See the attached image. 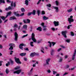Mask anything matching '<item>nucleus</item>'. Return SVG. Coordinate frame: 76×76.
I'll list each match as a JSON object with an SVG mask.
<instances>
[{
  "label": "nucleus",
  "instance_id": "f257e3e1",
  "mask_svg": "<svg viewBox=\"0 0 76 76\" xmlns=\"http://www.w3.org/2000/svg\"><path fill=\"white\" fill-rule=\"evenodd\" d=\"M9 46L10 47L9 48L10 50H13V47H15V45L13 43H10L9 44Z\"/></svg>",
  "mask_w": 76,
  "mask_h": 76
},
{
  "label": "nucleus",
  "instance_id": "f03ea898",
  "mask_svg": "<svg viewBox=\"0 0 76 76\" xmlns=\"http://www.w3.org/2000/svg\"><path fill=\"white\" fill-rule=\"evenodd\" d=\"M30 57H34L36 56H39V54L38 53H36L35 52L31 53L30 55Z\"/></svg>",
  "mask_w": 76,
  "mask_h": 76
},
{
  "label": "nucleus",
  "instance_id": "7ed1b4c3",
  "mask_svg": "<svg viewBox=\"0 0 76 76\" xmlns=\"http://www.w3.org/2000/svg\"><path fill=\"white\" fill-rule=\"evenodd\" d=\"M35 13H36V11L35 10H33V12H28L27 14V16H31V15H35Z\"/></svg>",
  "mask_w": 76,
  "mask_h": 76
},
{
  "label": "nucleus",
  "instance_id": "20e7f679",
  "mask_svg": "<svg viewBox=\"0 0 76 76\" xmlns=\"http://www.w3.org/2000/svg\"><path fill=\"white\" fill-rule=\"evenodd\" d=\"M15 61L17 64H22V62L20 61L19 58H15Z\"/></svg>",
  "mask_w": 76,
  "mask_h": 76
},
{
  "label": "nucleus",
  "instance_id": "39448f33",
  "mask_svg": "<svg viewBox=\"0 0 76 76\" xmlns=\"http://www.w3.org/2000/svg\"><path fill=\"white\" fill-rule=\"evenodd\" d=\"M14 36L15 37V41H17L18 40V34L17 33V32H15L14 34Z\"/></svg>",
  "mask_w": 76,
  "mask_h": 76
},
{
  "label": "nucleus",
  "instance_id": "423d86ee",
  "mask_svg": "<svg viewBox=\"0 0 76 76\" xmlns=\"http://www.w3.org/2000/svg\"><path fill=\"white\" fill-rule=\"evenodd\" d=\"M17 20V18H16V17L15 16H12L9 19V20Z\"/></svg>",
  "mask_w": 76,
  "mask_h": 76
},
{
  "label": "nucleus",
  "instance_id": "0eeeda50",
  "mask_svg": "<svg viewBox=\"0 0 76 76\" xmlns=\"http://www.w3.org/2000/svg\"><path fill=\"white\" fill-rule=\"evenodd\" d=\"M66 33H67V31H62V34L63 35V36H64V38H67V36H66Z\"/></svg>",
  "mask_w": 76,
  "mask_h": 76
},
{
  "label": "nucleus",
  "instance_id": "6e6552de",
  "mask_svg": "<svg viewBox=\"0 0 76 76\" xmlns=\"http://www.w3.org/2000/svg\"><path fill=\"white\" fill-rule=\"evenodd\" d=\"M21 72V70L20 69H19L17 71H14L13 72V73L14 74H15V73H16L18 75H19L20 73Z\"/></svg>",
  "mask_w": 76,
  "mask_h": 76
},
{
  "label": "nucleus",
  "instance_id": "1a4fd4ad",
  "mask_svg": "<svg viewBox=\"0 0 76 76\" xmlns=\"http://www.w3.org/2000/svg\"><path fill=\"white\" fill-rule=\"evenodd\" d=\"M68 21L69 22V24H71V23H72V22H73L74 21V20H73V19H71L70 18H68Z\"/></svg>",
  "mask_w": 76,
  "mask_h": 76
},
{
  "label": "nucleus",
  "instance_id": "9d476101",
  "mask_svg": "<svg viewBox=\"0 0 76 76\" xmlns=\"http://www.w3.org/2000/svg\"><path fill=\"white\" fill-rule=\"evenodd\" d=\"M74 53L72 57V60H74L75 58V57H76V49L74 51Z\"/></svg>",
  "mask_w": 76,
  "mask_h": 76
},
{
  "label": "nucleus",
  "instance_id": "9b49d317",
  "mask_svg": "<svg viewBox=\"0 0 76 76\" xmlns=\"http://www.w3.org/2000/svg\"><path fill=\"white\" fill-rule=\"evenodd\" d=\"M59 22L58 21L56 22V21H55L53 22V23L55 26H58L59 25Z\"/></svg>",
  "mask_w": 76,
  "mask_h": 76
},
{
  "label": "nucleus",
  "instance_id": "f8f14e48",
  "mask_svg": "<svg viewBox=\"0 0 76 76\" xmlns=\"http://www.w3.org/2000/svg\"><path fill=\"white\" fill-rule=\"evenodd\" d=\"M24 45V44H21L19 45V48H20L21 50H23V46Z\"/></svg>",
  "mask_w": 76,
  "mask_h": 76
},
{
  "label": "nucleus",
  "instance_id": "ddd939ff",
  "mask_svg": "<svg viewBox=\"0 0 76 76\" xmlns=\"http://www.w3.org/2000/svg\"><path fill=\"white\" fill-rule=\"evenodd\" d=\"M11 13H12V12L10 11L9 12L7 13V15L5 17V18H7L8 16H10L11 15Z\"/></svg>",
  "mask_w": 76,
  "mask_h": 76
},
{
  "label": "nucleus",
  "instance_id": "4468645a",
  "mask_svg": "<svg viewBox=\"0 0 76 76\" xmlns=\"http://www.w3.org/2000/svg\"><path fill=\"white\" fill-rule=\"evenodd\" d=\"M54 9H56V11L55 12H57V13H58V8L57 7H54Z\"/></svg>",
  "mask_w": 76,
  "mask_h": 76
},
{
  "label": "nucleus",
  "instance_id": "2eb2a0df",
  "mask_svg": "<svg viewBox=\"0 0 76 76\" xmlns=\"http://www.w3.org/2000/svg\"><path fill=\"white\" fill-rule=\"evenodd\" d=\"M28 28V26L26 25H24L23 26V28L25 29L26 31L27 30V28Z\"/></svg>",
  "mask_w": 76,
  "mask_h": 76
},
{
  "label": "nucleus",
  "instance_id": "dca6fc26",
  "mask_svg": "<svg viewBox=\"0 0 76 76\" xmlns=\"http://www.w3.org/2000/svg\"><path fill=\"white\" fill-rule=\"evenodd\" d=\"M43 19L44 20H47V19H48V18L47 17L45 16H44L43 17Z\"/></svg>",
  "mask_w": 76,
  "mask_h": 76
},
{
  "label": "nucleus",
  "instance_id": "f3484780",
  "mask_svg": "<svg viewBox=\"0 0 76 76\" xmlns=\"http://www.w3.org/2000/svg\"><path fill=\"white\" fill-rule=\"evenodd\" d=\"M37 31H42V29H41V27H39L37 28L36 29Z\"/></svg>",
  "mask_w": 76,
  "mask_h": 76
},
{
  "label": "nucleus",
  "instance_id": "a211bd4d",
  "mask_svg": "<svg viewBox=\"0 0 76 76\" xmlns=\"http://www.w3.org/2000/svg\"><path fill=\"white\" fill-rule=\"evenodd\" d=\"M25 4L26 6H28L29 4V1L28 0H26L25 1Z\"/></svg>",
  "mask_w": 76,
  "mask_h": 76
},
{
  "label": "nucleus",
  "instance_id": "6ab92c4d",
  "mask_svg": "<svg viewBox=\"0 0 76 76\" xmlns=\"http://www.w3.org/2000/svg\"><path fill=\"white\" fill-rule=\"evenodd\" d=\"M50 58H48V59H47L46 60V64H49V63L48 62H50Z\"/></svg>",
  "mask_w": 76,
  "mask_h": 76
},
{
  "label": "nucleus",
  "instance_id": "aec40b11",
  "mask_svg": "<svg viewBox=\"0 0 76 76\" xmlns=\"http://www.w3.org/2000/svg\"><path fill=\"white\" fill-rule=\"evenodd\" d=\"M26 53H22L20 54V56H26Z\"/></svg>",
  "mask_w": 76,
  "mask_h": 76
},
{
  "label": "nucleus",
  "instance_id": "412c9836",
  "mask_svg": "<svg viewBox=\"0 0 76 76\" xmlns=\"http://www.w3.org/2000/svg\"><path fill=\"white\" fill-rule=\"evenodd\" d=\"M54 51H55L53 49H52L51 52L50 53V54L51 56H53V53H54Z\"/></svg>",
  "mask_w": 76,
  "mask_h": 76
},
{
  "label": "nucleus",
  "instance_id": "4be33fe9",
  "mask_svg": "<svg viewBox=\"0 0 76 76\" xmlns=\"http://www.w3.org/2000/svg\"><path fill=\"white\" fill-rule=\"evenodd\" d=\"M31 39H32V41H33V42H37V40H36V39H35V37L31 38Z\"/></svg>",
  "mask_w": 76,
  "mask_h": 76
},
{
  "label": "nucleus",
  "instance_id": "5701e85b",
  "mask_svg": "<svg viewBox=\"0 0 76 76\" xmlns=\"http://www.w3.org/2000/svg\"><path fill=\"white\" fill-rule=\"evenodd\" d=\"M6 74H8L9 72H10V71L8 69H7L5 71Z\"/></svg>",
  "mask_w": 76,
  "mask_h": 76
},
{
  "label": "nucleus",
  "instance_id": "b1692460",
  "mask_svg": "<svg viewBox=\"0 0 76 76\" xmlns=\"http://www.w3.org/2000/svg\"><path fill=\"white\" fill-rule=\"evenodd\" d=\"M0 18L1 19H3V20H4L6 19V17H5L3 16H1Z\"/></svg>",
  "mask_w": 76,
  "mask_h": 76
},
{
  "label": "nucleus",
  "instance_id": "393cba45",
  "mask_svg": "<svg viewBox=\"0 0 76 76\" xmlns=\"http://www.w3.org/2000/svg\"><path fill=\"white\" fill-rule=\"evenodd\" d=\"M14 14L15 16H19V14H17V12H15L14 13Z\"/></svg>",
  "mask_w": 76,
  "mask_h": 76
},
{
  "label": "nucleus",
  "instance_id": "a878e982",
  "mask_svg": "<svg viewBox=\"0 0 76 76\" xmlns=\"http://www.w3.org/2000/svg\"><path fill=\"white\" fill-rule=\"evenodd\" d=\"M21 10L22 12H25V9L23 8H22Z\"/></svg>",
  "mask_w": 76,
  "mask_h": 76
},
{
  "label": "nucleus",
  "instance_id": "bb28decb",
  "mask_svg": "<svg viewBox=\"0 0 76 76\" xmlns=\"http://www.w3.org/2000/svg\"><path fill=\"white\" fill-rule=\"evenodd\" d=\"M10 63L12 65H13V64L14 63V62H13V61L11 59H10Z\"/></svg>",
  "mask_w": 76,
  "mask_h": 76
},
{
  "label": "nucleus",
  "instance_id": "cd10ccee",
  "mask_svg": "<svg viewBox=\"0 0 76 76\" xmlns=\"http://www.w3.org/2000/svg\"><path fill=\"white\" fill-rule=\"evenodd\" d=\"M44 48L43 47H42L41 48V51L42 53H44Z\"/></svg>",
  "mask_w": 76,
  "mask_h": 76
},
{
  "label": "nucleus",
  "instance_id": "c85d7f7f",
  "mask_svg": "<svg viewBox=\"0 0 76 76\" xmlns=\"http://www.w3.org/2000/svg\"><path fill=\"white\" fill-rule=\"evenodd\" d=\"M10 62L8 61L7 62V63L6 64V66H7V67H8V66H9V65H10Z\"/></svg>",
  "mask_w": 76,
  "mask_h": 76
},
{
  "label": "nucleus",
  "instance_id": "c756f323",
  "mask_svg": "<svg viewBox=\"0 0 76 76\" xmlns=\"http://www.w3.org/2000/svg\"><path fill=\"white\" fill-rule=\"evenodd\" d=\"M55 3L56 6H58V4H59V2L58 1H56L55 2Z\"/></svg>",
  "mask_w": 76,
  "mask_h": 76
},
{
  "label": "nucleus",
  "instance_id": "7c9ffc66",
  "mask_svg": "<svg viewBox=\"0 0 76 76\" xmlns=\"http://www.w3.org/2000/svg\"><path fill=\"white\" fill-rule=\"evenodd\" d=\"M65 41H66L67 42H68V43H69L70 41V39H66V40Z\"/></svg>",
  "mask_w": 76,
  "mask_h": 76
},
{
  "label": "nucleus",
  "instance_id": "2f4dec72",
  "mask_svg": "<svg viewBox=\"0 0 76 76\" xmlns=\"http://www.w3.org/2000/svg\"><path fill=\"white\" fill-rule=\"evenodd\" d=\"M27 22V23H30V22H31V20L28 19H27L26 20Z\"/></svg>",
  "mask_w": 76,
  "mask_h": 76
},
{
  "label": "nucleus",
  "instance_id": "473e14b6",
  "mask_svg": "<svg viewBox=\"0 0 76 76\" xmlns=\"http://www.w3.org/2000/svg\"><path fill=\"white\" fill-rule=\"evenodd\" d=\"M37 14L38 15V16H39V14H40V11L38 10L37 11Z\"/></svg>",
  "mask_w": 76,
  "mask_h": 76
},
{
  "label": "nucleus",
  "instance_id": "72a5a7b5",
  "mask_svg": "<svg viewBox=\"0 0 76 76\" xmlns=\"http://www.w3.org/2000/svg\"><path fill=\"white\" fill-rule=\"evenodd\" d=\"M18 24H16V23H15L14 26V28H18Z\"/></svg>",
  "mask_w": 76,
  "mask_h": 76
},
{
  "label": "nucleus",
  "instance_id": "f704fd0d",
  "mask_svg": "<svg viewBox=\"0 0 76 76\" xmlns=\"http://www.w3.org/2000/svg\"><path fill=\"white\" fill-rule=\"evenodd\" d=\"M0 3H5V1H4V0H0Z\"/></svg>",
  "mask_w": 76,
  "mask_h": 76
},
{
  "label": "nucleus",
  "instance_id": "c9c22d12",
  "mask_svg": "<svg viewBox=\"0 0 76 76\" xmlns=\"http://www.w3.org/2000/svg\"><path fill=\"white\" fill-rule=\"evenodd\" d=\"M35 38V34L32 33L31 35V38Z\"/></svg>",
  "mask_w": 76,
  "mask_h": 76
},
{
  "label": "nucleus",
  "instance_id": "e433bc0d",
  "mask_svg": "<svg viewBox=\"0 0 76 76\" xmlns=\"http://www.w3.org/2000/svg\"><path fill=\"white\" fill-rule=\"evenodd\" d=\"M70 34H71V35H72V36H74V35H75V34H74V33H73V31H71Z\"/></svg>",
  "mask_w": 76,
  "mask_h": 76
},
{
  "label": "nucleus",
  "instance_id": "4c0bfd02",
  "mask_svg": "<svg viewBox=\"0 0 76 76\" xmlns=\"http://www.w3.org/2000/svg\"><path fill=\"white\" fill-rule=\"evenodd\" d=\"M34 44V42H30V45L31 47H34V45H33Z\"/></svg>",
  "mask_w": 76,
  "mask_h": 76
},
{
  "label": "nucleus",
  "instance_id": "58836bf2",
  "mask_svg": "<svg viewBox=\"0 0 76 76\" xmlns=\"http://www.w3.org/2000/svg\"><path fill=\"white\" fill-rule=\"evenodd\" d=\"M72 11V9L71 8L70 9L67 10V12L68 13H70V12H71Z\"/></svg>",
  "mask_w": 76,
  "mask_h": 76
},
{
  "label": "nucleus",
  "instance_id": "ea45409f",
  "mask_svg": "<svg viewBox=\"0 0 76 76\" xmlns=\"http://www.w3.org/2000/svg\"><path fill=\"white\" fill-rule=\"evenodd\" d=\"M47 6L49 7H50L51 6V5L50 4H48L47 5Z\"/></svg>",
  "mask_w": 76,
  "mask_h": 76
},
{
  "label": "nucleus",
  "instance_id": "a19ab883",
  "mask_svg": "<svg viewBox=\"0 0 76 76\" xmlns=\"http://www.w3.org/2000/svg\"><path fill=\"white\" fill-rule=\"evenodd\" d=\"M28 35V34H27L26 35H24L22 37V38H25V37H27Z\"/></svg>",
  "mask_w": 76,
  "mask_h": 76
},
{
  "label": "nucleus",
  "instance_id": "79ce46f5",
  "mask_svg": "<svg viewBox=\"0 0 76 76\" xmlns=\"http://www.w3.org/2000/svg\"><path fill=\"white\" fill-rule=\"evenodd\" d=\"M62 60H63V58L61 57H60V59L59 60V62H61V61H62Z\"/></svg>",
  "mask_w": 76,
  "mask_h": 76
},
{
  "label": "nucleus",
  "instance_id": "37998d69",
  "mask_svg": "<svg viewBox=\"0 0 76 76\" xmlns=\"http://www.w3.org/2000/svg\"><path fill=\"white\" fill-rule=\"evenodd\" d=\"M57 71H53V74L55 75V74H57Z\"/></svg>",
  "mask_w": 76,
  "mask_h": 76
},
{
  "label": "nucleus",
  "instance_id": "c03bdc74",
  "mask_svg": "<svg viewBox=\"0 0 76 76\" xmlns=\"http://www.w3.org/2000/svg\"><path fill=\"white\" fill-rule=\"evenodd\" d=\"M20 69V67L17 66L16 68H15L14 69L15 70H18V69Z\"/></svg>",
  "mask_w": 76,
  "mask_h": 76
},
{
  "label": "nucleus",
  "instance_id": "a18cd8bd",
  "mask_svg": "<svg viewBox=\"0 0 76 76\" xmlns=\"http://www.w3.org/2000/svg\"><path fill=\"white\" fill-rule=\"evenodd\" d=\"M10 55H12L13 54V51L12 50H11L10 51Z\"/></svg>",
  "mask_w": 76,
  "mask_h": 76
},
{
  "label": "nucleus",
  "instance_id": "49530a36",
  "mask_svg": "<svg viewBox=\"0 0 76 76\" xmlns=\"http://www.w3.org/2000/svg\"><path fill=\"white\" fill-rule=\"evenodd\" d=\"M42 15H45V12L44 11H42Z\"/></svg>",
  "mask_w": 76,
  "mask_h": 76
},
{
  "label": "nucleus",
  "instance_id": "de8ad7c7",
  "mask_svg": "<svg viewBox=\"0 0 76 76\" xmlns=\"http://www.w3.org/2000/svg\"><path fill=\"white\" fill-rule=\"evenodd\" d=\"M51 43L53 44V46H54V45L56 44L55 42H52Z\"/></svg>",
  "mask_w": 76,
  "mask_h": 76
},
{
  "label": "nucleus",
  "instance_id": "09e8293b",
  "mask_svg": "<svg viewBox=\"0 0 76 76\" xmlns=\"http://www.w3.org/2000/svg\"><path fill=\"white\" fill-rule=\"evenodd\" d=\"M9 10H12V8L11 7L9 6L8 7Z\"/></svg>",
  "mask_w": 76,
  "mask_h": 76
},
{
  "label": "nucleus",
  "instance_id": "8fccbe9b",
  "mask_svg": "<svg viewBox=\"0 0 76 76\" xmlns=\"http://www.w3.org/2000/svg\"><path fill=\"white\" fill-rule=\"evenodd\" d=\"M7 3H11V1H10L9 0H7Z\"/></svg>",
  "mask_w": 76,
  "mask_h": 76
},
{
  "label": "nucleus",
  "instance_id": "3c124183",
  "mask_svg": "<svg viewBox=\"0 0 76 76\" xmlns=\"http://www.w3.org/2000/svg\"><path fill=\"white\" fill-rule=\"evenodd\" d=\"M25 15V14L24 13H21L20 15V16H23Z\"/></svg>",
  "mask_w": 76,
  "mask_h": 76
},
{
  "label": "nucleus",
  "instance_id": "603ef678",
  "mask_svg": "<svg viewBox=\"0 0 76 76\" xmlns=\"http://www.w3.org/2000/svg\"><path fill=\"white\" fill-rule=\"evenodd\" d=\"M41 40H38V41L37 42L38 44H39V43H41Z\"/></svg>",
  "mask_w": 76,
  "mask_h": 76
},
{
  "label": "nucleus",
  "instance_id": "864d4df0",
  "mask_svg": "<svg viewBox=\"0 0 76 76\" xmlns=\"http://www.w3.org/2000/svg\"><path fill=\"white\" fill-rule=\"evenodd\" d=\"M24 50H26V51H29V49L28 48H24Z\"/></svg>",
  "mask_w": 76,
  "mask_h": 76
},
{
  "label": "nucleus",
  "instance_id": "5fc2aeb1",
  "mask_svg": "<svg viewBox=\"0 0 76 76\" xmlns=\"http://www.w3.org/2000/svg\"><path fill=\"white\" fill-rule=\"evenodd\" d=\"M32 72H29L28 73V75H31V74H32Z\"/></svg>",
  "mask_w": 76,
  "mask_h": 76
},
{
  "label": "nucleus",
  "instance_id": "6e6d98bb",
  "mask_svg": "<svg viewBox=\"0 0 76 76\" xmlns=\"http://www.w3.org/2000/svg\"><path fill=\"white\" fill-rule=\"evenodd\" d=\"M61 50V48H60L58 50V51L59 52V51H60Z\"/></svg>",
  "mask_w": 76,
  "mask_h": 76
},
{
  "label": "nucleus",
  "instance_id": "4d7b16f0",
  "mask_svg": "<svg viewBox=\"0 0 76 76\" xmlns=\"http://www.w3.org/2000/svg\"><path fill=\"white\" fill-rule=\"evenodd\" d=\"M68 74V72H65L64 74H63V76H65V75H66Z\"/></svg>",
  "mask_w": 76,
  "mask_h": 76
},
{
  "label": "nucleus",
  "instance_id": "13d9d810",
  "mask_svg": "<svg viewBox=\"0 0 76 76\" xmlns=\"http://www.w3.org/2000/svg\"><path fill=\"white\" fill-rule=\"evenodd\" d=\"M41 26H44V23H41Z\"/></svg>",
  "mask_w": 76,
  "mask_h": 76
},
{
  "label": "nucleus",
  "instance_id": "bf43d9fd",
  "mask_svg": "<svg viewBox=\"0 0 76 76\" xmlns=\"http://www.w3.org/2000/svg\"><path fill=\"white\" fill-rule=\"evenodd\" d=\"M13 6L14 7H16V5L15 2H14V3L13 4Z\"/></svg>",
  "mask_w": 76,
  "mask_h": 76
},
{
  "label": "nucleus",
  "instance_id": "052dcab7",
  "mask_svg": "<svg viewBox=\"0 0 76 76\" xmlns=\"http://www.w3.org/2000/svg\"><path fill=\"white\" fill-rule=\"evenodd\" d=\"M46 35H47V36H50V35H51V34H50L48 33L46 34Z\"/></svg>",
  "mask_w": 76,
  "mask_h": 76
},
{
  "label": "nucleus",
  "instance_id": "680f3d73",
  "mask_svg": "<svg viewBox=\"0 0 76 76\" xmlns=\"http://www.w3.org/2000/svg\"><path fill=\"white\" fill-rule=\"evenodd\" d=\"M47 72H48V73H51V71L50 70H48L47 71Z\"/></svg>",
  "mask_w": 76,
  "mask_h": 76
},
{
  "label": "nucleus",
  "instance_id": "e2e57ef3",
  "mask_svg": "<svg viewBox=\"0 0 76 76\" xmlns=\"http://www.w3.org/2000/svg\"><path fill=\"white\" fill-rule=\"evenodd\" d=\"M43 30L44 31H47V28H44L43 29Z\"/></svg>",
  "mask_w": 76,
  "mask_h": 76
},
{
  "label": "nucleus",
  "instance_id": "0e129e2a",
  "mask_svg": "<svg viewBox=\"0 0 76 76\" xmlns=\"http://www.w3.org/2000/svg\"><path fill=\"white\" fill-rule=\"evenodd\" d=\"M5 10H6V11H8V10H9L8 8H5Z\"/></svg>",
  "mask_w": 76,
  "mask_h": 76
},
{
  "label": "nucleus",
  "instance_id": "69168bd1",
  "mask_svg": "<svg viewBox=\"0 0 76 76\" xmlns=\"http://www.w3.org/2000/svg\"><path fill=\"white\" fill-rule=\"evenodd\" d=\"M33 70V68H31V69L30 70V72H32Z\"/></svg>",
  "mask_w": 76,
  "mask_h": 76
},
{
  "label": "nucleus",
  "instance_id": "338daca9",
  "mask_svg": "<svg viewBox=\"0 0 76 76\" xmlns=\"http://www.w3.org/2000/svg\"><path fill=\"white\" fill-rule=\"evenodd\" d=\"M13 1H12V2L11 3V5L12 7H13Z\"/></svg>",
  "mask_w": 76,
  "mask_h": 76
},
{
  "label": "nucleus",
  "instance_id": "774afa93",
  "mask_svg": "<svg viewBox=\"0 0 76 76\" xmlns=\"http://www.w3.org/2000/svg\"><path fill=\"white\" fill-rule=\"evenodd\" d=\"M51 29L53 30V31H54L55 30V28H51Z\"/></svg>",
  "mask_w": 76,
  "mask_h": 76
}]
</instances>
